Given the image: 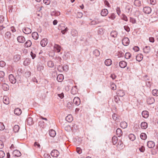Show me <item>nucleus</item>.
Listing matches in <instances>:
<instances>
[{
	"label": "nucleus",
	"mask_w": 158,
	"mask_h": 158,
	"mask_svg": "<svg viewBox=\"0 0 158 158\" xmlns=\"http://www.w3.org/2000/svg\"><path fill=\"white\" fill-rule=\"evenodd\" d=\"M9 78L10 81L12 84H15L16 81H21V77L19 75L16 76V78H15L13 75L10 74L9 76Z\"/></svg>",
	"instance_id": "obj_1"
},
{
	"label": "nucleus",
	"mask_w": 158,
	"mask_h": 158,
	"mask_svg": "<svg viewBox=\"0 0 158 158\" xmlns=\"http://www.w3.org/2000/svg\"><path fill=\"white\" fill-rule=\"evenodd\" d=\"M59 29L61 30V33L64 34L68 31V29L67 27H65V25L64 24L62 23L59 26Z\"/></svg>",
	"instance_id": "obj_2"
},
{
	"label": "nucleus",
	"mask_w": 158,
	"mask_h": 158,
	"mask_svg": "<svg viewBox=\"0 0 158 158\" xmlns=\"http://www.w3.org/2000/svg\"><path fill=\"white\" fill-rule=\"evenodd\" d=\"M157 20H158V15H157V14H153L149 19L150 21L152 23Z\"/></svg>",
	"instance_id": "obj_3"
},
{
	"label": "nucleus",
	"mask_w": 158,
	"mask_h": 158,
	"mask_svg": "<svg viewBox=\"0 0 158 158\" xmlns=\"http://www.w3.org/2000/svg\"><path fill=\"white\" fill-rule=\"evenodd\" d=\"M129 40L127 37H125L122 40V43L125 46H127L129 44Z\"/></svg>",
	"instance_id": "obj_4"
},
{
	"label": "nucleus",
	"mask_w": 158,
	"mask_h": 158,
	"mask_svg": "<svg viewBox=\"0 0 158 158\" xmlns=\"http://www.w3.org/2000/svg\"><path fill=\"white\" fill-rule=\"evenodd\" d=\"M59 154V152L57 150L55 149L52 150L51 153V155L54 157H57Z\"/></svg>",
	"instance_id": "obj_5"
},
{
	"label": "nucleus",
	"mask_w": 158,
	"mask_h": 158,
	"mask_svg": "<svg viewBox=\"0 0 158 158\" xmlns=\"http://www.w3.org/2000/svg\"><path fill=\"white\" fill-rule=\"evenodd\" d=\"M143 12L146 14H149L152 11L151 8L148 6L144 7L143 10Z\"/></svg>",
	"instance_id": "obj_6"
},
{
	"label": "nucleus",
	"mask_w": 158,
	"mask_h": 158,
	"mask_svg": "<svg viewBox=\"0 0 158 158\" xmlns=\"http://www.w3.org/2000/svg\"><path fill=\"white\" fill-rule=\"evenodd\" d=\"M73 102L77 106L79 105L81 103L80 99L78 97L74 98L73 100Z\"/></svg>",
	"instance_id": "obj_7"
},
{
	"label": "nucleus",
	"mask_w": 158,
	"mask_h": 158,
	"mask_svg": "<svg viewBox=\"0 0 158 158\" xmlns=\"http://www.w3.org/2000/svg\"><path fill=\"white\" fill-rule=\"evenodd\" d=\"M13 155L15 156L20 157L21 156V154L19 151L15 150L13 151Z\"/></svg>",
	"instance_id": "obj_8"
},
{
	"label": "nucleus",
	"mask_w": 158,
	"mask_h": 158,
	"mask_svg": "<svg viewBox=\"0 0 158 158\" xmlns=\"http://www.w3.org/2000/svg\"><path fill=\"white\" fill-rule=\"evenodd\" d=\"M23 32L26 34H28L31 33V30L28 27H25L23 29Z\"/></svg>",
	"instance_id": "obj_9"
},
{
	"label": "nucleus",
	"mask_w": 158,
	"mask_h": 158,
	"mask_svg": "<svg viewBox=\"0 0 158 158\" xmlns=\"http://www.w3.org/2000/svg\"><path fill=\"white\" fill-rule=\"evenodd\" d=\"M17 40L18 42L20 43H23L25 41V38L22 36H19L17 38Z\"/></svg>",
	"instance_id": "obj_10"
},
{
	"label": "nucleus",
	"mask_w": 158,
	"mask_h": 158,
	"mask_svg": "<svg viewBox=\"0 0 158 158\" xmlns=\"http://www.w3.org/2000/svg\"><path fill=\"white\" fill-rule=\"evenodd\" d=\"M48 43V41L47 39L45 38L41 40L40 43L41 46L44 47L47 45Z\"/></svg>",
	"instance_id": "obj_11"
},
{
	"label": "nucleus",
	"mask_w": 158,
	"mask_h": 158,
	"mask_svg": "<svg viewBox=\"0 0 158 158\" xmlns=\"http://www.w3.org/2000/svg\"><path fill=\"white\" fill-rule=\"evenodd\" d=\"M27 124L29 125H31L34 123L33 118L31 117L28 118L26 121Z\"/></svg>",
	"instance_id": "obj_12"
},
{
	"label": "nucleus",
	"mask_w": 158,
	"mask_h": 158,
	"mask_svg": "<svg viewBox=\"0 0 158 158\" xmlns=\"http://www.w3.org/2000/svg\"><path fill=\"white\" fill-rule=\"evenodd\" d=\"M148 147L149 148H153L155 146V143L152 141H149L147 142Z\"/></svg>",
	"instance_id": "obj_13"
},
{
	"label": "nucleus",
	"mask_w": 158,
	"mask_h": 158,
	"mask_svg": "<svg viewBox=\"0 0 158 158\" xmlns=\"http://www.w3.org/2000/svg\"><path fill=\"white\" fill-rule=\"evenodd\" d=\"M155 102V99L152 97H149L147 99V102L148 104H153Z\"/></svg>",
	"instance_id": "obj_14"
},
{
	"label": "nucleus",
	"mask_w": 158,
	"mask_h": 158,
	"mask_svg": "<svg viewBox=\"0 0 158 158\" xmlns=\"http://www.w3.org/2000/svg\"><path fill=\"white\" fill-rule=\"evenodd\" d=\"M108 10L107 9H104L102 10L101 14L103 16H105L107 15L108 14Z\"/></svg>",
	"instance_id": "obj_15"
},
{
	"label": "nucleus",
	"mask_w": 158,
	"mask_h": 158,
	"mask_svg": "<svg viewBox=\"0 0 158 158\" xmlns=\"http://www.w3.org/2000/svg\"><path fill=\"white\" fill-rule=\"evenodd\" d=\"M54 50L57 52H59L60 51V46L56 44H55L54 46Z\"/></svg>",
	"instance_id": "obj_16"
},
{
	"label": "nucleus",
	"mask_w": 158,
	"mask_h": 158,
	"mask_svg": "<svg viewBox=\"0 0 158 158\" xmlns=\"http://www.w3.org/2000/svg\"><path fill=\"white\" fill-rule=\"evenodd\" d=\"M127 63L124 61H122L119 63V66L122 68H125L127 66Z\"/></svg>",
	"instance_id": "obj_17"
},
{
	"label": "nucleus",
	"mask_w": 158,
	"mask_h": 158,
	"mask_svg": "<svg viewBox=\"0 0 158 158\" xmlns=\"http://www.w3.org/2000/svg\"><path fill=\"white\" fill-rule=\"evenodd\" d=\"M105 64L107 66L110 65L112 63V61L110 59H106L105 61Z\"/></svg>",
	"instance_id": "obj_18"
},
{
	"label": "nucleus",
	"mask_w": 158,
	"mask_h": 158,
	"mask_svg": "<svg viewBox=\"0 0 158 158\" xmlns=\"http://www.w3.org/2000/svg\"><path fill=\"white\" fill-rule=\"evenodd\" d=\"M69 67L68 66L66 65H64L63 66H62L61 65H59L58 67V69H62L64 71H67L68 70Z\"/></svg>",
	"instance_id": "obj_19"
},
{
	"label": "nucleus",
	"mask_w": 158,
	"mask_h": 158,
	"mask_svg": "<svg viewBox=\"0 0 158 158\" xmlns=\"http://www.w3.org/2000/svg\"><path fill=\"white\" fill-rule=\"evenodd\" d=\"M2 88L4 91H7L9 89V86L6 83H4L2 84Z\"/></svg>",
	"instance_id": "obj_20"
},
{
	"label": "nucleus",
	"mask_w": 158,
	"mask_h": 158,
	"mask_svg": "<svg viewBox=\"0 0 158 158\" xmlns=\"http://www.w3.org/2000/svg\"><path fill=\"white\" fill-rule=\"evenodd\" d=\"M65 120L69 122H71L73 120V118L71 114H69L65 118Z\"/></svg>",
	"instance_id": "obj_21"
},
{
	"label": "nucleus",
	"mask_w": 158,
	"mask_h": 158,
	"mask_svg": "<svg viewBox=\"0 0 158 158\" xmlns=\"http://www.w3.org/2000/svg\"><path fill=\"white\" fill-rule=\"evenodd\" d=\"M22 113L21 110L19 108H17L14 110V113L17 115H20Z\"/></svg>",
	"instance_id": "obj_22"
},
{
	"label": "nucleus",
	"mask_w": 158,
	"mask_h": 158,
	"mask_svg": "<svg viewBox=\"0 0 158 158\" xmlns=\"http://www.w3.org/2000/svg\"><path fill=\"white\" fill-rule=\"evenodd\" d=\"M143 52L145 53H148L150 52V48L149 46H146L143 49Z\"/></svg>",
	"instance_id": "obj_23"
},
{
	"label": "nucleus",
	"mask_w": 158,
	"mask_h": 158,
	"mask_svg": "<svg viewBox=\"0 0 158 158\" xmlns=\"http://www.w3.org/2000/svg\"><path fill=\"white\" fill-rule=\"evenodd\" d=\"M142 115L143 118H147L149 116V113L147 111H143L142 113Z\"/></svg>",
	"instance_id": "obj_24"
},
{
	"label": "nucleus",
	"mask_w": 158,
	"mask_h": 158,
	"mask_svg": "<svg viewBox=\"0 0 158 158\" xmlns=\"http://www.w3.org/2000/svg\"><path fill=\"white\" fill-rule=\"evenodd\" d=\"M5 36L6 38L10 39L12 37L10 31H7L6 33Z\"/></svg>",
	"instance_id": "obj_25"
},
{
	"label": "nucleus",
	"mask_w": 158,
	"mask_h": 158,
	"mask_svg": "<svg viewBox=\"0 0 158 158\" xmlns=\"http://www.w3.org/2000/svg\"><path fill=\"white\" fill-rule=\"evenodd\" d=\"M64 79V76L62 74H59L57 77V81L59 82H61Z\"/></svg>",
	"instance_id": "obj_26"
},
{
	"label": "nucleus",
	"mask_w": 158,
	"mask_h": 158,
	"mask_svg": "<svg viewBox=\"0 0 158 158\" xmlns=\"http://www.w3.org/2000/svg\"><path fill=\"white\" fill-rule=\"evenodd\" d=\"M116 134L118 137L121 136L123 134L122 130L119 128L117 129L116 130Z\"/></svg>",
	"instance_id": "obj_27"
},
{
	"label": "nucleus",
	"mask_w": 158,
	"mask_h": 158,
	"mask_svg": "<svg viewBox=\"0 0 158 158\" xmlns=\"http://www.w3.org/2000/svg\"><path fill=\"white\" fill-rule=\"evenodd\" d=\"M3 102L5 104H8L9 103V98L7 97L4 96L3 98Z\"/></svg>",
	"instance_id": "obj_28"
},
{
	"label": "nucleus",
	"mask_w": 158,
	"mask_h": 158,
	"mask_svg": "<svg viewBox=\"0 0 158 158\" xmlns=\"http://www.w3.org/2000/svg\"><path fill=\"white\" fill-rule=\"evenodd\" d=\"M117 94L118 96L122 97L125 95V93L123 90H119L117 92Z\"/></svg>",
	"instance_id": "obj_29"
},
{
	"label": "nucleus",
	"mask_w": 158,
	"mask_h": 158,
	"mask_svg": "<svg viewBox=\"0 0 158 158\" xmlns=\"http://www.w3.org/2000/svg\"><path fill=\"white\" fill-rule=\"evenodd\" d=\"M143 58V56L141 54L137 55L136 56V60L139 62Z\"/></svg>",
	"instance_id": "obj_30"
},
{
	"label": "nucleus",
	"mask_w": 158,
	"mask_h": 158,
	"mask_svg": "<svg viewBox=\"0 0 158 158\" xmlns=\"http://www.w3.org/2000/svg\"><path fill=\"white\" fill-rule=\"evenodd\" d=\"M32 36L35 40H37L38 38V34L37 32H34L32 34Z\"/></svg>",
	"instance_id": "obj_31"
},
{
	"label": "nucleus",
	"mask_w": 158,
	"mask_h": 158,
	"mask_svg": "<svg viewBox=\"0 0 158 158\" xmlns=\"http://www.w3.org/2000/svg\"><path fill=\"white\" fill-rule=\"evenodd\" d=\"M71 34L72 36L75 37L77 36L78 32L76 30L73 29L72 30Z\"/></svg>",
	"instance_id": "obj_32"
},
{
	"label": "nucleus",
	"mask_w": 158,
	"mask_h": 158,
	"mask_svg": "<svg viewBox=\"0 0 158 158\" xmlns=\"http://www.w3.org/2000/svg\"><path fill=\"white\" fill-rule=\"evenodd\" d=\"M21 56L19 54H16L14 56V60L15 61H18L20 59Z\"/></svg>",
	"instance_id": "obj_33"
},
{
	"label": "nucleus",
	"mask_w": 158,
	"mask_h": 158,
	"mask_svg": "<svg viewBox=\"0 0 158 158\" xmlns=\"http://www.w3.org/2000/svg\"><path fill=\"white\" fill-rule=\"evenodd\" d=\"M148 124L145 122H143L141 124V127L143 129H146L148 127Z\"/></svg>",
	"instance_id": "obj_34"
},
{
	"label": "nucleus",
	"mask_w": 158,
	"mask_h": 158,
	"mask_svg": "<svg viewBox=\"0 0 158 158\" xmlns=\"http://www.w3.org/2000/svg\"><path fill=\"white\" fill-rule=\"evenodd\" d=\"M49 134L51 136L54 137L56 135V133L54 130L52 129L49 131Z\"/></svg>",
	"instance_id": "obj_35"
},
{
	"label": "nucleus",
	"mask_w": 158,
	"mask_h": 158,
	"mask_svg": "<svg viewBox=\"0 0 158 158\" xmlns=\"http://www.w3.org/2000/svg\"><path fill=\"white\" fill-rule=\"evenodd\" d=\"M127 123L125 122H122L121 123L120 126L123 128H125L127 127Z\"/></svg>",
	"instance_id": "obj_36"
},
{
	"label": "nucleus",
	"mask_w": 158,
	"mask_h": 158,
	"mask_svg": "<svg viewBox=\"0 0 158 158\" xmlns=\"http://www.w3.org/2000/svg\"><path fill=\"white\" fill-rule=\"evenodd\" d=\"M117 32L115 31H112L110 33V35L111 36L114 38L116 37H117Z\"/></svg>",
	"instance_id": "obj_37"
},
{
	"label": "nucleus",
	"mask_w": 158,
	"mask_h": 158,
	"mask_svg": "<svg viewBox=\"0 0 158 158\" xmlns=\"http://www.w3.org/2000/svg\"><path fill=\"white\" fill-rule=\"evenodd\" d=\"M141 2L139 0H135L134 5L136 6H139L141 5Z\"/></svg>",
	"instance_id": "obj_38"
},
{
	"label": "nucleus",
	"mask_w": 158,
	"mask_h": 158,
	"mask_svg": "<svg viewBox=\"0 0 158 158\" xmlns=\"http://www.w3.org/2000/svg\"><path fill=\"white\" fill-rule=\"evenodd\" d=\"M128 138L131 141H134L135 139V135L133 134H131L128 135Z\"/></svg>",
	"instance_id": "obj_39"
},
{
	"label": "nucleus",
	"mask_w": 158,
	"mask_h": 158,
	"mask_svg": "<svg viewBox=\"0 0 158 158\" xmlns=\"http://www.w3.org/2000/svg\"><path fill=\"white\" fill-rule=\"evenodd\" d=\"M93 53L94 55L96 56H98L100 55V52L97 49H95L93 52Z\"/></svg>",
	"instance_id": "obj_40"
},
{
	"label": "nucleus",
	"mask_w": 158,
	"mask_h": 158,
	"mask_svg": "<svg viewBox=\"0 0 158 158\" xmlns=\"http://www.w3.org/2000/svg\"><path fill=\"white\" fill-rule=\"evenodd\" d=\"M25 47H29L31 46V42L30 40H28L25 44Z\"/></svg>",
	"instance_id": "obj_41"
},
{
	"label": "nucleus",
	"mask_w": 158,
	"mask_h": 158,
	"mask_svg": "<svg viewBox=\"0 0 158 158\" xmlns=\"http://www.w3.org/2000/svg\"><path fill=\"white\" fill-rule=\"evenodd\" d=\"M44 68L43 66L40 64H38L37 66V69L38 71H41V70H43Z\"/></svg>",
	"instance_id": "obj_42"
},
{
	"label": "nucleus",
	"mask_w": 158,
	"mask_h": 158,
	"mask_svg": "<svg viewBox=\"0 0 158 158\" xmlns=\"http://www.w3.org/2000/svg\"><path fill=\"white\" fill-rule=\"evenodd\" d=\"M19 129V127L18 125H15L13 127V131L15 132H18Z\"/></svg>",
	"instance_id": "obj_43"
},
{
	"label": "nucleus",
	"mask_w": 158,
	"mask_h": 158,
	"mask_svg": "<svg viewBox=\"0 0 158 158\" xmlns=\"http://www.w3.org/2000/svg\"><path fill=\"white\" fill-rule=\"evenodd\" d=\"M47 64L48 66L50 68H52L54 66L53 62L52 61H49L48 62Z\"/></svg>",
	"instance_id": "obj_44"
},
{
	"label": "nucleus",
	"mask_w": 158,
	"mask_h": 158,
	"mask_svg": "<svg viewBox=\"0 0 158 158\" xmlns=\"http://www.w3.org/2000/svg\"><path fill=\"white\" fill-rule=\"evenodd\" d=\"M140 137L142 139L145 140L147 138V135L145 133H142L141 134Z\"/></svg>",
	"instance_id": "obj_45"
},
{
	"label": "nucleus",
	"mask_w": 158,
	"mask_h": 158,
	"mask_svg": "<svg viewBox=\"0 0 158 158\" xmlns=\"http://www.w3.org/2000/svg\"><path fill=\"white\" fill-rule=\"evenodd\" d=\"M131 6L130 5H128L126 6V10L128 13H129L130 11H131Z\"/></svg>",
	"instance_id": "obj_46"
},
{
	"label": "nucleus",
	"mask_w": 158,
	"mask_h": 158,
	"mask_svg": "<svg viewBox=\"0 0 158 158\" xmlns=\"http://www.w3.org/2000/svg\"><path fill=\"white\" fill-rule=\"evenodd\" d=\"M117 138L116 136H114L112 138V141L114 144L117 143Z\"/></svg>",
	"instance_id": "obj_47"
},
{
	"label": "nucleus",
	"mask_w": 158,
	"mask_h": 158,
	"mask_svg": "<svg viewBox=\"0 0 158 158\" xmlns=\"http://www.w3.org/2000/svg\"><path fill=\"white\" fill-rule=\"evenodd\" d=\"M152 94L154 96H158V90L156 89H154L152 91Z\"/></svg>",
	"instance_id": "obj_48"
},
{
	"label": "nucleus",
	"mask_w": 158,
	"mask_h": 158,
	"mask_svg": "<svg viewBox=\"0 0 158 158\" xmlns=\"http://www.w3.org/2000/svg\"><path fill=\"white\" fill-rule=\"evenodd\" d=\"M76 86H75L74 87H73L71 90V93L73 94H75L77 93V91L75 90V89H76Z\"/></svg>",
	"instance_id": "obj_49"
},
{
	"label": "nucleus",
	"mask_w": 158,
	"mask_h": 158,
	"mask_svg": "<svg viewBox=\"0 0 158 158\" xmlns=\"http://www.w3.org/2000/svg\"><path fill=\"white\" fill-rule=\"evenodd\" d=\"M73 105V104L72 102H69L67 104V106L69 109H71L72 108Z\"/></svg>",
	"instance_id": "obj_50"
},
{
	"label": "nucleus",
	"mask_w": 158,
	"mask_h": 158,
	"mask_svg": "<svg viewBox=\"0 0 158 158\" xmlns=\"http://www.w3.org/2000/svg\"><path fill=\"white\" fill-rule=\"evenodd\" d=\"M45 123L43 121H41L39 123V125L41 127L43 128L44 126Z\"/></svg>",
	"instance_id": "obj_51"
},
{
	"label": "nucleus",
	"mask_w": 158,
	"mask_h": 158,
	"mask_svg": "<svg viewBox=\"0 0 158 158\" xmlns=\"http://www.w3.org/2000/svg\"><path fill=\"white\" fill-rule=\"evenodd\" d=\"M31 74L30 72L27 71L25 73L24 76L26 77H29L30 76Z\"/></svg>",
	"instance_id": "obj_52"
},
{
	"label": "nucleus",
	"mask_w": 158,
	"mask_h": 158,
	"mask_svg": "<svg viewBox=\"0 0 158 158\" xmlns=\"http://www.w3.org/2000/svg\"><path fill=\"white\" fill-rule=\"evenodd\" d=\"M131 55L129 52H127L126 53L125 56V58L127 59H129L131 57Z\"/></svg>",
	"instance_id": "obj_53"
},
{
	"label": "nucleus",
	"mask_w": 158,
	"mask_h": 158,
	"mask_svg": "<svg viewBox=\"0 0 158 158\" xmlns=\"http://www.w3.org/2000/svg\"><path fill=\"white\" fill-rule=\"evenodd\" d=\"M30 64V62H29V60L28 59H26L23 62L24 64L26 66Z\"/></svg>",
	"instance_id": "obj_54"
},
{
	"label": "nucleus",
	"mask_w": 158,
	"mask_h": 158,
	"mask_svg": "<svg viewBox=\"0 0 158 158\" xmlns=\"http://www.w3.org/2000/svg\"><path fill=\"white\" fill-rule=\"evenodd\" d=\"M5 154L3 151L2 150L0 151V158H3L4 157Z\"/></svg>",
	"instance_id": "obj_55"
},
{
	"label": "nucleus",
	"mask_w": 158,
	"mask_h": 158,
	"mask_svg": "<svg viewBox=\"0 0 158 158\" xmlns=\"http://www.w3.org/2000/svg\"><path fill=\"white\" fill-rule=\"evenodd\" d=\"M5 126L3 123L0 122V130H3L5 129Z\"/></svg>",
	"instance_id": "obj_56"
},
{
	"label": "nucleus",
	"mask_w": 158,
	"mask_h": 158,
	"mask_svg": "<svg viewBox=\"0 0 158 158\" xmlns=\"http://www.w3.org/2000/svg\"><path fill=\"white\" fill-rule=\"evenodd\" d=\"M116 10L117 14L119 15L121 13V10L120 8L118 7H117L116 9Z\"/></svg>",
	"instance_id": "obj_57"
},
{
	"label": "nucleus",
	"mask_w": 158,
	"mask_h": 158,
	"mask_svg": "<svg viewBox=\"0 0 158 158\" xmlns=\"http://www.w3.org/2000/svg\"><path fill=\"white\" fill-rule=\"evenodd\" d=\"M6 65L5 62L3 61H0V66L3 67Z\"/></svg>",
	"instance_id": "obj_58"
},
{
	"label": "nucleus",
	"mask_w": 158,
	"mask_h": 158,
	"mask_svg": "<svg viewBox=\"0 0 158 158\" xmlns=\"http://www.w3.org/2000/svg\"><path fill=\"white\" fill-rule=\"evenodd\" d=\"M122 19L123 20L126 21H128L127 17L124 14L122 15Z\"/></svg>",
	"instance_id": "obj_59"
},
{
	"label": "nucleus",
	"mask_w": 158,
	"mask_h": 158,
	"mask_svg": "<svg viewBox=\"0 0 158 158\" xmlns=\"http://www.w3.org/2000/svg\"><path fill=\"white\" fill-rule=\"evenodd\" d=\"M130 21L132 23H136V20L133 18L131 17L130 18Z\"/></svg>",
	"instance_id": "obj_60"
},
{
	"label": "nucleus",
	"mask_w": 158,
	"mask_h": 158,
	"mask_svg": "<svg viewBox=\"0 0 158 158\" xmlns=\"http://www.w3.org/2000/svg\"><path fill=\"white\" fill-rule=\"evenodd\" d=\"M114 100L115 102H118V101L119 100V99L118 96H114Z\"/></svg>",
	"instance_id": "obj_61"
},
{
	"label": "nucleus",
	"mask_w": 158,
	"mask_h": 158,
	"mask_svg": "<svg viewBox=\"0 0 158 158\" xmlns=\"http://www.w3.org/2000/svg\"><path fill=\"white\" fill-rule=\"evenodd\" d=\"M109 17L110 19H111L112 20H114L115 17V14L114 13H113L111 14L110 16Z\"/></svg>",
	"instance_id": "obj_62"
},
{
	"label": "nucleus",
	"mask_w": 158,
	"mask_h": 158,
	"mask_svg": "<svg viewBox=\"0 0 158 158\" xmlns=\"http://www.w3.org/2000/svg\"><path fill=\"white\" fill-rule=\"evenodd\" d=\"M5 75V73L3 71H0V78L3 77Z\"/></svg>",
	"instance_id": "obj_63"
},
{
	"label": "nucleus",
	"mask_w": 158,
	"mask_h": 158,
	"mask_svg": "<svg viewBox=\"0 0 158 158\" xmlns=\"http://www.w3.org/2000/svg\"><path fill=\"white\" fill-rule=\"evenodd\" d=\"M112 118L114 120H116L117 118V115L116 114H114L112 115Z\"/></svg>",
	"instance_id": "obj_64"
}]
</instances>
